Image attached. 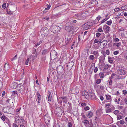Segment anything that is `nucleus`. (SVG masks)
<instances>
[{"mask_svg":"<svg viewBox=\"0 0 127 127\" xmlns=\"http://www.w3.org/2000/svg\"><path fill=\"white\" fill-rule=\"evenodd\" d=\"M111 106V103H109L106 104L105 105V107L109 108Z\"/></svg>","mask_w":127,"mask_h":127,"instance_id":"28","label":"nucleus"},{"mask_svg":"<svg viewBox=\"0 0 127 127\" xmlns=\"http://www.w3.org/2000/svg\"><path fill=\"white\" fill-rule=\"evenodd\" d=\"M99 42V41L97 39H95L93 43L94 44L95 43H98Z\"/></svg>","mask_w":127,"mask_h":127,"instance_id":"39","label":"nucleus"},{"mask_svg":"<svg viewBox=\"0 0 127 127\" xmlns=\"http://www.w3.org/2000/svg\"><path fill=\"white\" fill-rule=\"evenodd\" d=\"M16 120L18 121H19V122H20V123H21L22 122H24L25 121L24 119H22L21 118H19L18 120Z\"/></svg>","mask_w":127,"mask_h":127,"instance_id":"25","label":"nucleus"},{"mask_svg":"<svg viewBox=\"0 0 127 127\" xmlns=\"http://www.w3.org/2000/svg\"><path fill=\"white\" fill-rule=\"evenodd\" d=\"M84 124H88L89 125V121L87 120H86L84 121Z\"/></svg>","mask_w":127,"mask_h":127,"instance_id":"31","label":"nucleus"},{"mask_svg":"<svg viewBox=\"0 0 127 127\" xmlns=\"http://www.w3.org/2000/svg\"><path fill=\"white\" fill-rule=\"evenodd\" d=\"M12 88L13 89H15L16 88L17 86V84L16 82H14L12 84Z\"/></svg>","mask_w":127,"mask_h":127,"instance_id":"21","label":"nucleus"},{"mask_svg":"<svg viewBox=\"0 0 127 127\" xmlns=\"http://www.w3.org/2000/svg\"><path fill=\"white\" fill-rule=\"evenodd\" d=\"M10 68V66H9L8 64L6 63L4 65V68L6 70H8Z\"/></svg>","mask_w":127,"mask_h":127,"instance_id":"16","label":"nucleus"},{"mask_svg":"<svg viewBox=\"0 0 127 127\" xmlns=\"http://www.w3.org/2000/svg\"><path fill=\"white\" fill-rule=\"evenodd\" d=\"M112 80H110L109 81V86H111L112 85Z\"/></svg>","mask_w":127,"mask_h":127,"instance_id":"52","label":"nucleus"},{"mask_svg":"<svg viewBox=\"0 0 127 127\" xmlns=\"http://www.w3.org/2000/svg\"><path fill=\"white\" fill-rule=\"evenodd\" d=\"M6 3H4L2 5V7L4 9H5L6 8Z\"/></svg>","mask_w":127,"mask_h":127,"instance_id":"46","label":"nucleus"},{"mask_svg":"<svg viewBox=\"0 0 127 127\" xmlns=\"http://www.w3.org/2000/svg\"><path fill=\"white\" fill-rule=\"evenodd\" d=\"M101 18V17L100 16H99L97 17V19L98 21H99Z\"/></svg>","mask_w":127,"mask_h":127,"instance_id":"63","label":"nucleus"},{"mask_svg":"<svg viewBox=\"0 0 127 127\" xmlns=\"http://www.w3.org/2000/svg\"><path fill=\"white\" fill-rule=\"evenodd\" d=\"M92 54L95 55L96 57H97L99 55L97 51H94L93 52Z\"/></svg>","mask_w":127,"mask_h":127,"instance_id":"19","label":"nucleus"},{"mask_svg":"<svg viewBox=\"0 0 127 127\" xmlns=\"http://www.w3.org/2000/svg\"><path fill=\"white\" fill-rule=\"evenodd\" d=\"M81 105L82 106H86L87 105V104L85 103H82L81 104Z\"/></svg>","mask_w":127,"mask_h":127,"instance_id":"56","label":"nucleus"},{"mask_svg":"<svg viewBox=\"0 0 127 127\" xmlns=\"http://www.w3.org/2000/svg\"><path fill=\"white\" fill-rule=\"evenodd\" d=\"M98 71V68L97 67H96L94 69V72L95 73H96Z\"/></svg>","mask_w":127,"mask_h":127,"instance_id":"51","label":"nucleus"},{"mask_svg":"<svg viewBox=\"0 0 127 127\" xmlns=\"http://www.w3.org/2000/svg\"><path fill=\"white\" fill-rule=\"evenodd\" d=\"M2 86V81L0 80V89Z\"/></svg>","mask_w":127,"mask_h":127,"instance_id":"55","label":"nucleus"},{"mask_svg":"<svg viewBox=\"0 0 127 127\" xmlns=\"http://www.w3.org/2000/svg\"><path fill=\"white\" fill-rule=\"evenodd\" d=\"M48 93L49 95L48 96V100L49 101H50L51 99V94L49 91H48Z\"/></svg>","mask_w":127,"mask_h":127,"instance_id":"15","label":"nucleus"},{"mask_svg":"<svg viewBox=\"0 0 127 127\" xmlns=\"http://www.w3.org/2000/svg\"><path fill=\"white\" fill-rule=\"evenodd\" d=\"M42 42V41L41 40H40L38 43L37 44H35V47H36L38 46L39 45H40V44H41Z\"/></svg>","mask_w":127,"mask_h":127,"instance_id":"35","label":"nucleus"},{"mask_svg":"<svg viewBox=\"0 0 127 127\" xmlns=\"http://www.w3.org/2000/svg\"><path fill=\"white\" fill-rule=\"evenodd\" d=\"M29 61V58H27L25 64L26 65H28V62Z\"/></svg>","mask_w":127,"mask_h":127,"instance_id":"41","label":"nucleus"},{"mask_svg":"<svg viewBox=\"0 0 127 127\" xmlns=\"http://www.w3.org/2000/svg\"><path fill=\"white\" fill-rule=\"evenodd\" d=\"M120 123L121 124H123L125 122L123 120H121L120 121Z\"/></svg>","mask_w":127,"mask_h":127,"instance_id":"58","label":"nucleus"},{"mask_svg":"<svg viewBox=\"0 0 127 127\" xmlns=\"http://www.w3.org/2000/svg\"><path fill=\"white\" fill-rule=\"evenodd\" d=\"M68 127H72V124L71 122H68Z\"/></svg>","mask_w":127,"mask_h":127,"instance_id":"37","label":"nucleus"},{"mask_svg":"<svg viewBox=\"0 0 127 127\" xmlns=\"http://www.w3.org/2000/svg\"><path fill=\"white\" fill-rule=\"evenodd\" d=\"M102 42H104V43H103V45L104 46H105L107 44V41L106 40H104L102 41Z\"/></svg>","mask_w":127,"mask_h":127,"instance_id":"29","label":"nucleus"},{"mask_svg":"<svg viewBox=\"0 0 127 127\" xmlns=\"http://www.w3.org/2000/svg\"><path fill=\"white\" fill-rule=\"evenodd\" d=\"M117 72L118 74L122 75H124L126 73L125 71L123 69H120V68L117 70Z\"/></svg>","mask_w":127,"mask_h":127,"instance_id":"4","label":"nucleus"},{"mask_svg":"<svg viewBox=\"0 0 127 127\" xmlns=\"http://www.w3.org/2000/svg\"><path fill=\"white\" fill-rule=\"evenodd\" d=\"M119 52L117 51H115L114 52L113 54L115 55H116L118 54Z\"/></svg>","mask_w":127,"mask_h":127,"instance_id":"60","label":"nucleus"},{"mask_svg":"<svg viewBox=\"0 0 127 127\" xmlns=\"http://www.w3.org/2000/svg\"><path fill=\"white\" fill-rule=\"evenodd\" d=\"M102 75H104V74L102 73H100L99 74V75L100 76V78H103V76H101Z\"/></svg>","mask_w":127,"mask_h":127,"instance_id":"53","label":"nucleus"},{"mask_svg":"<svg viewBox=\"0 0 127 127\" xmlns=\"http://www.w3.org/2000/svg\"><path fill=\"white\" fill-rule=\"evenodd\" d=\"M1 118L4 121H5V119H6L5 117L4 116H3Z\"/></svg>","mask_w":127,"mask_h":127,"instance_id":"45","label":"nucleus"},{"mask_svg":"<svg viewBox=\"0 0 127 127\" xmlns=\"http://www.w3.org/2000/svg\"><path fill=\"white\" fill-rule=\"evenodd\" d=\"M120 10V9L119 8H115L114 10L115 12H118Z\"/></svg>","mask_w":127,"mask_h":127,"instance_id":"54","label":"nucleus"},{"mask_svg":"<svg viewBox=\"0 0 127 127\" xmlns=\"http://www.w3.org/2000/svg\"><path fill=\"white\" fill-rule=\"evenodd\" d=\"M74 64V62L71 61L69 62L68 65V67L70 68H71L73 67Z\"/></svg>","mask_w":127,"mask_h":127,"instance_id":"13","label":"nucleus"},{"mask_svg":"<svg viewBox=\"0 0 127 127\" xmlns=\"http://www.w3.org/2000/svg\"><path fill=\"white\" fill-rule=\"evenodd\" d=\"M109 18V17H108V18H106L104 19H103L101 21V23L99 25H100L101 24L107 21L108 19Z\"/></svg>","mask_w":127,"mask_h":127,"instance_id":"27","label":"nucleus"},{"mask_svg":"<svg viewBox=\"0 0 127 127\" xmlns=\"http://www.w3.org/2000/svg\"><path fill=\"white\" fill-rule=\"evenodd\" d=\"M48 29L46 27H43L41 29V32L44 34H47Z\"/></svg>","mask_w":127,"mask_h":127,"instance_id":"10","label":"nucleus"},{"mask_svg":"<svg viewBox=\"0 0 127 127\" xmlns=\"http://www.w3.org/2000/svg\"><path fill=\"white\" fill-rule=\"evenodd\" d=\"M101 34L99 33H97L96 34V36L97 37H99L100 36Z\"/></svg>","mask_w":127,"mask_h":127,"instance_id":"59","label":"nucleus"},{"mask_svg":"<svg viewBox=\"0 0 127 127\" xmlns=\"http://www.w3.org/2000/svg\"><path fill=\"white\" fill-rule=\"evenodd\" d=\"M60 28L57 26H53L50 29V30L53 33H55L59 31Z\"/></svg>","mask_w":127,"mask_h":127,"instance_id":"1","label":"nucleus"},{"mask_svg":"<svg viewBox=\"0 0 127 127\" xmlns=\"http://www.w3.org/2000/svg\"><path fill=\"white\" fill-rule=\"evenodd\" d=\"M124 31V29L123 28H121L118 29L119 31Z\"/></svg>","mask_w":127,"mask_h":127,"instance_id":"62","label":"nucleus"},{"mask_svg":"<svg viewBox=\"0 0 127 127\" xmlns=\"http://www.w3.org/2000/svg\"><path fill=\"white\" fill-rule=\"evenodd\" d=\"M72 38V36L71 35H70L68 36V37H67V41L69 42L70 41Z\"/></svg>","mask_w":127,"mask_h":127,"instance_id":"23","label":"nucleus"},{"mask_svg":"<svg viewBox=\"0 0 127 127\" xmlns=\"http://www.w3.org/2000/svg\"><path fill=\"white\" fill-rule=\"evenodd\" d=\"M101 81V80L100 79H97L96 81V83L97 84H99L100 83Z\"/></svg>","mask_w":127,"mask_h":127,"instance_id":"34","label":"nucleus"},{"mask_svg":"<svg viewBox=\"0 0 127 127\" xmlns=\"http://www.w3.org/2000/svg\"><path fill=\"white\" fill-rule=\"evenodd\" d=\"M98 32H103V30L101 28H99L98 29Z\"/></svg>","mask_w":127,"mask_h":127,"instance_id":"49","label":"nucleus"},{"mask_svg":"<svg viewBox=\"0 0 127 127\" xmlns=\"http://www.w3.org/2000/svg\"><path fill=\"white\" fill-rule=\"evenodd\" d=\"M106 113H108L110 112H111V108L108 109H106Z\"/></svg>","mask_w":127,"mask_h":127,"instance_id":"40","label":"nucleus"},{"mask_svg":"<svg viewBox=\"0 0 127 127\" xmlns=\"http://www.w3.org/2000/svg\"><path fill=\"white\" fill-rule=\"evenodd\" d=\"M36 95L37 96V99L38 100L37 102L38 103H39L40 102V100L41 99V97L39 92H37Z\"/></svg>","mask_w":127,"mask_h":127,"instance_id":"8","label":"nucleus"},{"mask_svg":"<svg viewBox=\"0 0 127 127\" xmlns=\"http://www.w3.org/2000/svg\"><path fill=\"white\" fill-rule=\"evenodd\" d=\"M112 22V21L111 20L108 21L107 22L106 24L108 25H111Z\"/></svg>","mask_w":127,"mask_h":127,"instance_id":"33","label":"nucleus"},{"mask_svg":"<svg viewBox=\"0 0 127 127\" xmlns=\"http://www.w3.org/2000/svg\"><path fill=\"white\" fill-rule=\"evenodd\" d=\"M82 95L85 96V98L87 99L89 98V94L86 91H83L82 93Z\"/></svg>","mask_w":127,"mask_h":127,"instance_id":"6","label":"nucleus"},{"mask_svg":"<svg viewBox=\"0 0 127 127\" xmlns=\"http://www.w3.org/2000/svg\"><path fill=\"white\" fill-rule=\"evenodd\" d=\"M84 110L86 111H87L89 109V107L88 106H86L84 108Z\"/></svg>","mask_w":127,"mask_h":127,"instance_id":"48","label":"nucleus"},{"mask_svg":"<svg viewBox=\"0 0 127 127\" xmlns=\"http://www.w3.org/2000/svg\"><path fill=\"white\" fill-rule=\"evenodd\" d=\"M106 99L107 100H109V101H107L106 100L105 101L106 102H111L112 100L111 98H112L111 97V96L109 95H106Z\"/></svg>","mask_w":127,"mask_h":127,"instance_id":"9","label":"nucleus"},{"mask_svg":"<svg viewBox=\"0 0 127 127\" xmlns=\"http://www.w3.org/2000/svg\"><path fill=\"white\" fill-rule=\"evenodd\" d=\"M100 98L101 101H103L104 99L102 95H100Z\"/></svg>","mask_w":127,"mask_h":127,"instance_id":"61","label":"nucleus"},{"mask_svg":"<svg viewBox=\"0 0 127 127\" xmlns=\"http://www.w3.org/2000/svg\"><path fill=\"white\" fill-rule=\"evenodd\" d=\"M6 109V111L5 112L6 113H10L13 110V109L11 107L7 106L4 108Z\"/></svg>","mask_w":127,"mask_h":127,"instance_id":"7","label":"nucleus"},{"mask_svg":"<svg viewBox=\"0 0 127 127\" xmlns=\"http://www.w3.org/2000/svg\"><path fill=\"white\" fill-rule=\"evenodd\" d=\"M61 98L63 100V102L66 103L67 102V98L66 97H62Z\"/></svg>","mask_w":127,"mask_h":127,"instance_id":"20","label":"nucleus"},{"mask_svg":"<svg viewBox=\"0 0 127 127\" xmlns=\"http://www.w3.org/2000/svg\"><path fill=\"white\" fill-rule=\"evenodd\" d=\"M123 93L124 95H126L127 93V91L126 90H124L123 91Z\"/></svg>","mask_w":127,"mask_h":127,"instance_id":"47","label":"nucleus"},{"mask_svg":"<svg viewBox=\"0 0 127 127\" xmlns=\"http://www.w3.org/2000/svg\"><path fill=\"white\" fill-rule=\"evenodd\" d=\"M127 8V6L126 5L123 6L121 8V9H122L123 10H125Z\"/></svg>","mask_w":127,"mask_h":127,"instance_id":"36","label":"nucleus"},{"mask_svg":"<svg viewBox=\"0 0 127 127\" xmlns=\"http://www.w3.org/2000/svg\"><path fill=\"white\" fill-rule=\"evenodd\" d=\"M72 26H66L65 28L66 31L67 32H70L71 30Z\"/></svg>","mask_w":127,"mask_h":127,"instance_id":"12","label":"nucleus"},{"mask_svg":"<svg viewBox=\"0 0 127 127\" xmlns=\"http://www.w3.org/2000/svg\"><path fill=\"white\" fill-rule=\"evenodd\" d=\"M123 114L121 113H120L118 114L117 116V120H120L123 118Z\"/></svg>","mask_w":127,"mask_h":127,"instance_id":"11","label":"nucleus"},{"mask_svg":"<svg viewBox=\"0 0 127 127\" xmlns=\"http://www.w3.org/2000/svg\"><path fill=\"white\" fill-rule=\"evenodd\" d=\"M119 112V111L118 110H115L114 111V112L113 113L115 115H116Z\"/></svg>","mask_w":127,"mask_h":127,"instance_id":"44","label":"nucleus"},{"mask_svg":"<svg viewBox=\"0 0 127 127\" xmlns=\"http://www.w3.org/2000/svg\"><path fill=\"white\" fill-rule=\"evenodd\" d=\"M105 27V29L107 31H109L110 29V27L107 26L106 25H104L103 26V28H104Z\"/></svg>","mask_w":127,"mask_h":127,"instance_id":"18","label":"nucleus"},{"mask_svg":"<svg viewBox=\"0 0 127 127\" xmlns=\"http://www.w3.org/2000/svg\"><path fill=\"white\" fill-rule=\"evenodd\" d=\"M47 7L45 8V10H48L51 7L50 5H48L47 4Z\"/></svg>","mask_w":127,"mask_h":127,"instance_id":"42","label":"nucleus"},{"mask_svg":"<svg viewBox=\"0 0 127 127\" xmlns=\"http://www.w3.org/2000/svg\"><path fill=\"white\" fill-rule=\"evenodd\" d=\"M89 58L91 60H93L94 59L95 57L93 55H91L89 56Z\"/></svg>","mask_w":127,"mask_h":127,"instance_id":"32","label":"nucleus"},{"mask_svg":"<svg viewBox=\"0 0 127 127\" xmlns=\"http://www.w3.org/2000/svg\"><path fill=\"white\" fill-rule=\"evenodd\" d=\"M90 94L89 95V97H90L91 99L92 100H94L96 98V97L95 94L91 91L89 92Z\"/></svg>","mask_w":127,"mask_h":127,"instance_id":"5","label":"nucleus"},{"mask_svg":"<svg viewBox=\"0 0 127 127\" xmlns=\"http://www.w3.org/2000/svg\"><path fill=\"white\" fill-rule=\"evenodd\" d=\"M36 51V49L35 48H33L32 50V53H35Z\"/></svg>","mask_w":127,"mask_h":127,"instance_id":"43","label":"nucleus"},{"mask_svg":"<svg viewBox=\"0 0 127 127\" xmlns=\"http://www.w3.org/2000/svg\"><path fill=\"white\" fill-rule=\"evenodd\" d=\"M93 115V113L91 111H89L88 114L87 115V116L89 118L91 117Z\"/></svg>","mask_w":127,"mask_h":127,"instance_id":"22","label":"nucleus"},{"mask_svg":"<svg viewBox=\"0 0 127 127\" xmlns=\"http://www.w3.org/2000/svg\"><path fill=\"white\" fill-rule=\"evenodd\" d=\"M114 59V58H112L108 57V60L109 62L110 63H112L113 62V59Z\"/></svg>","mask_w":127,"mask_h":127,"instance_id":"26","label":"nucleus"},{"mask_svg":"<svg viewBox=\"0 0 127 127\" xmlns=\"http://www.w3.org/2000/svg\"><path fill=\"white\" fill-rule=\"evenodd\" d=\"M105 57V55L103 54V55L100 57L99 59V61L100 62H104V60Z\"/></svg>","mask_w":127,"mask_h":127,"instance_id":"14","label":"nucleus"},{"mask_svg":"<svg viewBox=\"0 0 127 127\" xmlns=\"http://www.w3.org/2000/svg\"><path fill=\"white\" fill-rule=\"evenodd\" d=\"M48 49H44L42 51V54L43 55H45L48 53Z\"/></svg>","mask_w":127,"mask_h":127,"instance_id":"17","label":"nucleus"},{"mask_svg":"<svg viewBox=\"0 0 127 127\" xmlns=\"http://www.w3.org/2000/svg\"><path fill=\"white\" fill-rule=\"evenodd\" d=\"M106 54L107 55H109L110 54V52L109 50H106L105 52Z\"/></svg>","mask_w":127,"mask_h":127,"instance_id":"50","label":"nucleus"},{"mask_svg":"<svg viewBox=\"0 0 127 127\" xmlns=\"http://www.w3.org/2000/svg\"><path fill=\"white\" fill-rule=\"evenodd\" d=\"M57 70L61 73L63 74L65 72L64 68L61 65H59L57 68Z\"/></svg>","mask_w":127,"mask_h":127,"instance_id":"3","label":"nucleus"},{"mask_svg":"<svg viewBox=\"0 0 127 127\" xmlns=\"http://www.w3.org/2000/svg\"><path fill=\"white\" fill-rule=\"evenodd\" d=\"M25 90V89L24 88L22 90L21 89H19L18 90V91H20V93H22L24 92V91Z\"/></svg>","mask_w":127,"mask_h":127,"instance_id":"38","label":"nucleus"},{"mask_svg":"<svg viewBox=\"0 0 127 127\" xmlns=\"http://www.w3.org/2000/svg\"><path fill=\"white\" fill-rule=\"evenodd\" d=\"M58 55L57 53L54 50L50 52V57L52 60H54L58 56Z\"/></svg>","mask_w":127,"mask_h":127,"instance_id":"2","label":"nucleus"},{"mask_svg":"<svg viewBox=\"0 0 127 127\" xmlns=\"http://www.w3.org/2000/svg\"><path fill=\"white\" fill-rule=\"evenodd\" d=\"M121 43L119 42L117 44L116 46L117 47H118L120 46L121 45Z\"/></svg>","mask_w":127,"mask_h":127,"instance_id":"57","label":"nucleus"},{"mask_svg":"<svg viewBox=\"0 0 127 127\" xmlns=\"http://www.w3.org/2000/svg\"><path fill=\"white\" fill-rule=\"evenodd\" d=\"M111 66L108 64H106L104 66V69H108L111 67Z\"/></svg>","mask_w":127,"mask_h":127,"instance_id":"24","label":"nucleus"},{"mask_svg":"<svg viewBox=\"0 0 127 127\" xmlns=\"http://www.w3.org/2000/svg\"><path fill=\"white\" fill-rule=\"evenodd\" d=\"M44 119H45V122L46 123L48 122V123H49L50 122V119H49L48 120H47V119L46 118V117H44ZM47 124H48V123H47Z\"/></svg>","mask_w":127,"mask_h":127,"instance_id":"30","label":"nucleus"},{"mask_svg":"<svg viewBox=\"0 0 127 127\" xmlns=\"http://www.w3.org/2000/svg\"><path fill=\"white\" fill-rule=\"evenodd\" d=\"M124 101H125V103L126 104H127V99L126 98H125V99H124Z\"/></svg>","mask_w":127,"mask_h":127,"instance_id":"64","label":"nucleus"}]
</instances>
